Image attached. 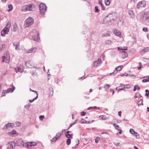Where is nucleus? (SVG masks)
<instances>
[{
	"mask_svg": "<svg viewBox=\"0 0 149 149\" xmlns=\"http://www.w3.org/2000/svg\"><path fill=\"white\" fill-rule=\"evenodd\" d=\"M142 97V96L141 95V94L139 93H136L134 97L135 98H136L137 97Z\"/></svg>",
	"mask_w": 149,
	"mask_h": 149,
	"instance_id": "nucleus-26",
	"label": "nucleus"
},
{
	"mask_svg": "<svg viewBox=\"0 0 149 149\" xmlns=\"http://www.w3.org/2000/svg\"><path fill=\"white\" fill-rule=\"evenodd\" d=\"M134 89H133V91H136V89L137 90H139L140 89V87H139L137 85H135L134 86Z\"/></svg>",
	"mask_w": 149,
	"mask_h": 149,
	"instance_id": "nucleus-27",
	"label": "nucleus"
},
{
	"mask_svg": "<svg viewBox=\"0 0 149 149\" xmlns=\"http://www.w3.org/2000/svg\"><path fill=\"white\" fill-rule=\"evenodd\" d=\"M30 143V142H27L26 143V146L28 148H30V147L31 146V145H30V144L29 143Z\"/></svg>",
	"mask_w": 149,
	"mask_h": 149,
	"instance_id": "nucleus-49",
	"label": "nucleus"
},
{
	"mask_svg": "<svg viewBox=\"0 0 149 149\" xmlns=\"http://www.w3.org/2000/svg\"><path fill=\"white\" fill-rule=\"evenodd\" d=\"M37 36H32V38L34 41H38L40 39L39 35L38 33H37Z\"/></svg>",
	"mask_w": 149,
	"mask_h": 149,
	"instance_id": "nucleus-12",
	"label": "nucleus"
},
{
	"mask_svg": "<svg viewBox=\"0 0 149 149\" xmlns=\"http://www.w3.org/2000/svg\"><path fill=\"white\" fill-rule=\"evenodd\" d=\"M142 81L143 83L149 82V79H143L142 80Z\"/></svg>",
	"mask_w": 149,
	"mask_h": 149,
	"instance_id": "nucleus-43",
	"label": "nucleus"
},
{
	"mask_svg": "<svg viewBox=\"0 0 149 149\" xmlns=\"http://www.w3.org/2000/svg\"><path fill=\"white\" fill-rule=\"evenodd\" d=\"M110 87L109 85L108 84H106L104 85V88L106 89H109Z\"/></svg>",
	"mask_w": 149,
	"mask_h": 149,
	"instance_id": "nucleus-35",
	"label": "nucleus"
},
{
	"mask_svg": "<svg viewBox=\"0 0 149 149\" xmlns=\"http://www.w3.org/2000/svg\"><path fill=\"white\" fill-rule=\"evenodd\" d=\"M25 64L28 68H31L32 67V65L31 64V62L30 61L26 62Z\"/></svg>",
	"mask_w": 149,
	"mask_h": 149,
	"instance_id": "nucleus-21",
	"label": "nucleus"
},
{
	"mask_svg": "<svg viewBox=\"0 0 149 149\" xmlns=\"http://www.w3.org/2000/svg\"><path fill=\"white\" fill-rule=\"evenodd\" d=\"M15 71L17 72H22L23 71V69L21 68L18 67H17V69H15Z\"/></svg>",
	"mask_w": 149,
	"mask_h": 149,
	"instance_id": "nucleus-25",
	"label": "nucleus"
},
{
	"mask_svg": "<svg viewBox=\"0 0 149 149\" xmlns=\"http://www.w3.org/2000/svg\"><path fill=\"white\" fill-rule=\"evenodd\" d=\"M33 23V19L31 17H29L25 21L24 26L25 27H29Z\"/></svg>",
	"mask_w": 149,
	"mask_h": 149,
	"instance_id": "nucleus-4",
	"label": "nucleus"
},
{
	"mask_svg": "<svg viewBox=\"0 0 149 149\" xmlns=\"http://www.w3.org/2000/svg\"><path fill=\"white\" fill-rule=\"evenodd\" d=\"M13 127V124L12 123H8L6 125L3 127L4 129H7L8 128Z\"/></svg>",
	"mask_w": 149,
	"mask_h": 149,
	"instance_id": "nucleus-13",
	"label": "nucleus"
},
{
	"mask_svg": "<svg viewBox=\"0 0 149 149\" xmlns=\"http://www.w3.org/2000/svg\"><path fill=\"white\" fill-rule=\"evenodd\" d=\"M145 91L146 92L145 96L146 97L148 96L149 95V91L147 89Z\"/></svg>",
	"mask_w": 149,
	"mask_h": 149,
	"instance_id": "nucleus-42",
	"label": "nucleus"
},
{
	"mask_svg": "<svg viewBox=\"0 0 149 149\" xmlns=\"http://www.w3.org/2000/svg\"><path fill=\"white\" fill-rule=\"evenodd\" d=\"M118 50L121 52H123V51H125V50H127V47H118Z\"/></svg>",
	"mask_w": 149,
	"mask_h": 149,
	"instance_id": "nucleus-18",
	"label": "nucleus"
},
{
	"mask_svg": "<svg viewBox=\"0 0 149 149\" xmlns=\"http://www.w3.org/2000/svg\"><path fill=\"white\" fill-rule=\"evenodd\" d=\"M65 135L66 137L68 138H69L71 137V135L69 134V133H65Z\"/></svg>",
	"mask_w": 149,
	"mask_h": 149,
	"instance_id": "nucleus-45",
	"label": "nucleus"
},
{
	"mask_svg": "<svg viewBox=\"0 0 149 149\" xmlns=\"http://www.w3.org/2000/svg\"><path fill=\"white\" fill-rule=\"evenodd\" d=\"M35 8L34 4L31 3L23 6L21 8L22 11H32Z\"/></svg>",
	"mask_w": 149,
	"mask_h": 149,
	"instance_id": "nucleus-2",
	"label": "nucleus"
},
{
	"mask_svg": "<svg viewBox=\"0 0 149 149\" xmlns=\"http://www.w3.org/2000/svg\"><path fill=\"white\" fill-rule=\"evenodd\" d=\"M42 9H39L40 13L42 15H44L47 11V8H42Z\"/></svg>",
	"mask_w": 149,
	"mask_h": 149,
	"instance_id": "nucleus-16",
	"label": "nucleus"
},
{
	"mask_svg": "<svg viewBox=\"0 0 149 149\" xmlns=\"http://www.w3.org/2000/svg\"><path fill=\"white\" fill-rule=\"evenodd\" d=\"M129 74H120V76L122 77L123 76H129Z\"/></svg>",
	"mask_w": 149,
	"mask_h": 149,
	"instance_id": "nucleus-50",
	"label": "nucleus"
},
{
	"mask_svg": "<svg viewBox=\"0 0 149 149\" xmlns=\"http://www.w3.org/2000/svg\"><path fill=\"white\" fill-rule=\"evenodd\" d=\"M141 17L143 21L149 22V11L147 12L144 14H142Z\"/></svg>",
	"mask_w": 149,
	"mask_h": 149,
	"instance_id": "nucleus-5",
	"label": "nucleus"
},
{
	"mask_svg": "<svg viewBox=\"0 0 149 149\" xmlns=\"http://www.w3.org/2000/svg\"><path fill=\"white\" fill-rule=\"evenodd\" d=\"M143 100L142 99H141L138 102V105H143Z\"/></svg>",
	"mask_w": 149,
	"mask_h": 149,
	"instance_id": "nucleus-37",
	"label": "nucleus"
},
{
	"mask_svg": "<svg viewBox=\"0 0 149 149\" xmlns=\"http://www.w3.org/2000/svg\"><path fill=\"white\" fill-rule=\"evenodd\" d=\"M130 132L132 134H134L136 132H135L134 130L132 129H130Z\"/></svg>",
	"mask_w": 149,
	"mask_h": 149,
	"instance_id": "nucleus-33",
	"label": "nucleus"
},
{
	"mask_svg": "<svg viewBox=\"0 0 149 149\" xmlns=\"http://www.w3.org/2000/svg\"><path fill=\"white\" fill-rule=\"evenodd\" d=\"M143 30L144 31H148V29L147 28H144L143 29Z\"/></svg>",
	"mask_w": 149,
	"mask_h": 149,
	"instance_id": "nucleus-54",
	"label": "nucleus"
},
{
	"mask_svg": "<svg viewBox=\"0 0 149 149\" xmlns=\"http://www.w3.org/2000/svg\"><path fill=\"white\" fill-rule=\"evenodd\" d=\"M3 58V61L5 62L6 63H8L10 61V59L8 57H6L5 56H3L2 57Z\"/></svg>",
	"mask_w": 149,
	"mask_h": 149,
	"instance_id": "nucleus-17",
	"label": "nucleus"
},
{
	"mask_svg": "<svg viewBox=\"0 0 149 149\" xmlns=\"http://www.w3.org/2000/svg\"><path fill=\"white\" fill-rule=\"evenodd\" d=\"M101 7L102 8V9L104 10H105V8L104 7V6L102 4L101 5Z\"/></svg>",
	"mask_w": 149,
	"mask_h": 149,
	"instance_id": "nucleus-56",
	"label": "nucleus"
},
{
	"mask_svg": "<svg viewBox=\"0 0 149 149\" xmlns=\"http://www.w3.org/2000/svg\"><path fill=\"white\" fill-rule=\"evenodd\" d=\"M128 13L132 18H133L134 17V15L132 10H130L128 11Z\"/></svg>",
	"mask_w": 149,
	"mask_h": 149,
	"instance_id": "nucleus-23",
	"label": "nucleus"
},
{
	"mask_svg": "<svg viewBox=\"0 0 149 149\" xmlns=\"http://www.w3.org/2000/svg\"><path fill=\"white\" fill-rule=\"evenodd\" d=\"M148 51H149V48L148 47H147L143 49L142 50V52H146Z\"/></svg>",
	"mask_w": 149,
	"mask_h": 149,
	"instance_id": "nucleus-34",
	"label": "nucleus"
},
{
	"mask_svg": "<svg viewBox=\"0 0 149 149\" xmlns=\"http://www.w3.org/2000/svg\"><path fill=\"white\" fill-rule=\"evenodd\" d=\"M11 26V23L8 22L5 27L1 31V35L2 36H5L6 34H8L9 31Z\"/></svg>",
	"mask_w": 149,
	"mask_h": 149,
	"instance_id": "nucleus-3",
	"label": "nucleus"
},
{
	"mask_svg": "<svg viewBox=\"0 0 149 149\" xmlns=\"http://www.w3.org/2000/svg\"><path fill=\"white\" fill-rule=\"evenodd\" d=\"M111 43V40H108L106 41L105 45H110Z\"/></svg>",
	"mask_w": 149,
	"mask_h": 149,
	"instance_id": "nucleus-36",
	"label": "nucleus"
},
{
	"mask_svg": "<svg viewBox=\"0 0 149 149\" xmlns=\"http://www.w3.org/2000/svg\"><path fill=\"white\" fill-rule=\"evenodd\" d=\"M66 143L68 145H69L70 144L71 140L70 139L68 138L67 140Z\"/></svg>",
	"mask_w": 149,
	"mask_h": 149,
	"instance_id": "nucleus-38",
	"label": "nucleus"
},
{
	"mask_svg": "<svg viewBox=\"0 0 149 149\" xmlns=\"http://www.w3.org/2000/svg\"><path fill=\"white\" fill-rule=\"evenodd\" d=\"M45 118V117L44 116L41 115L39 117L40 119L41 120H42V118Z\"/></svg>",
	"mask_w": 149,
	"mask_h": 149,
	"instance_id": "nucleus-51",
	"label": "nucleus"
},
{
	"mask_svg": "<svg viewBox=\"0 0 149 149\" xmlns=\"http://www.w3.org/2000/svg\"><path fill=\"white\" fill-rule=\"evenodd\" d=\"M113 33L116 36H121L120 32L115 29L113 30Z\"/></svg>",
	"mask_w": 149,
	"mask_h": 149,
	"instance_id": "nucleus-15",
	"label": "nucleus"
},
{
	"mask_svg": "<svg viewBox=\"0 0 149 149\" xmlns=\"http://www.w3.org/2000/svg\"><path fill=\"white\" fill-rule=\"evenodd\" d=\"M8 7L9 8V9L8 10V12L11 10L13 9V6L11 4H10L8 5Z\"/></svg>",
	"mask_w": 149,
	"mask_h": 149,
	"instance_id": "nucleus-29",
	"label": "nucleus"
},
{
	"mask_svg": "<svg viewBox=\"0 0 149 149\" xmlns=\"http://www.w3.org/2000/svg\"><path fill=\"white\" fill-rule=\"evenodd\" d=\"M16 125L18 126H19L20 125V123L19 122H17L16 123Z\"/></svg>",
	"mask_w": 149,
	"mask_h": 149,
	"instance_id": "nucleus-57",
	"label": "nucleus"
},
{
	"mask_svg": "<svg viewBox=\"0 0 149 149\" xmlns=\"http://www.w3.org/2000/svg\"><path fill=\"white\" fill-rule=\"evenodd\" d=\"M105 3L106 6H109L110 3V0H105Z\"/></svg>",
	"mask_w": 149,
	"mask_h": 149,
	"instance_id": "nucleus-28",
	"label": "nucleus"
},
{
	"mask_svg": "<svg viewBox=\"0 0 149 149\" xmlns=\"http://www.w3.org/2000/svg\"><path fill=\"white\" fill-rule=\"evenodd\" d=\"M31 145V146H34L37 145V143L35 142H30V143H29Z\"/></svg>",
	"mask_w": 149,
	"mask_h": 149,
	"instance_id": "nucleus-39",
	"label": "nucleus"
},
{
	"mask_svg": "<svg viewBox=\"0 0 149 149\" xmlns=\"http://www.w3.org/2000/svg\"><path fill=\"white\" fill-rule=\"evenodd\" d=\"M13 31L14 32L16 31L17 30V26L16 25H14L13 27Z\"/></svg>",
	"mask_w": 149,
	"mask_h": 149,
	"instance_id": "nucleus-41",
	"label": "nucleus"
},
{
	"mask_svg": "<svg viewBox=\"0 0 149 149\" xmlns=\"http://www.w3.org/2000/svg\"><path fill=\"white\" fill-rule=\"evenodd\" d=\"M61 135V133H58L57 134L56 136L55 137H56L57 138H58V139L60 137Z\"/></svg>",
	"mask_w": 149,
	"mask_h": 149,
	"instance_id": "nucleus-40",
	"label": "nucleus"
},
{
	"mask_svg": "<svg viewBox=\"0 0 149 149\" xmlns=\"http://www.w3.org/2000/svg\"><path fill=\"white\" fill-rule=\"evenodd\" d=\"M29 107V104H26L24 106L25 108L26 109H28Z\"/></svg>",
	"mask_w": 149,
	"mask_h": 149,
	"instance_id": "nucleus-53",
	"label": "nucleus"
},
{
	"mask_svg": "<svg viewBox=\"0 0 149 149\" xmlns=\"http://www.w3.org/2000/svg\"><path fill=\"white\" fill-rule=\"evenodd\" d=\"M128 77H135V76L134 74H129Z\"/></svg>",
	"mask_w": 149,
	"mask_h": 149,
	"instance_id": "nucleus-61",
	"label": "nucleus"
},
{
	"mask_svg": "<svg viewBox=\"0 0 149 149\" xmlns=\"http://www.w3.org/2000/svg\"><path fill=\"white\" fill-rule=\"evenodd\" d=\"M77 142V144L76 145L77 146L79 144V140H78L77 141H76Z\"/></svg>",
	"mask_w": 149,
	"mask_h": 149,
	"instance_id": "nucleus-64",
	"label": "nucleus"
},
{
	"mask_svg": "<svg viewBox=\"0 0 149 149\" xmlns=\"http://www.w3.org/2000/svg\"><path fill=\"white\" fill-rule=\"evenodd\" d=\"M13 45L15 47V49L16 50H19L20 49L19 43L18 42H13Z\"/></svg>",
	"mask_w": 149,
	"mask_h": 149,
	"instance_id": "nucleus-9",
	"label": "nucleus"
},
{
	"mask_svg": "<svg viewBox=\"0 0 149 149\" xmlns=\"http://www.w3.org/2000/svg\"><path fill=\"white\" fill-rule=\"evenodd\" d=\"M134 134L137 138H139L140 136L137 132H136Z\"/></svg>",
	"mask_w": 149,
	"mask_h": 149,
	"instance_id": "nucleus-46",
	"label": "nucleus"
},
{
	"mask_svg": "<svg viewBox=\"0 0 149 149\" xmlns=\"http://www.w3.org/2000/svg\"><path fill=\"white\" fill-rule=\"evenodd\" d=\"M100 139L98 137H97L95 140V142L96 143H97L100 140Z\"/></svg>",
	"mask_w": 149,
	"mask_h": 149,
	"instance_id": "nucleus-47",
	"label": "nucleus"
},
{
	"mask_svg": "<svg viewBox=\"0 0 149 149\" xmlns=\"http://www.w3.org/2000/svg\"><path fill=\"white\" fill-rule=\"evenodd\" d=\"M112 14H109L104 19L103 22L108 26L111 25L114 22V19Z\"/></svg>",
	"mask_w": 149,
	"mask_h": 149,
	"instance_id": "nucleus-1",
	"label": "nucleus"
},
{
	"mask_svg": "<svg viewBox=\"0 0 149 149\" xmlns=\"http://www.w3.org/2000/svg\"><path fill=\"white\" fill-rule=\"evenodd\" d=\"M86 113L84 111H82L81 112V115L82 116H84Z\"/></svg>",
	"mask_w": 149,
	"mask_h": 149,
	"instance_id": "nucleus-52",
	"label": "nucleus"
},
{
	"mask_svg": "<svg viewBox=\"0 0 149 149\" xmlns=\"http://www.w3.org/2000/svg\"><path fill=\"white\" fill-rule=\"evenodd\" d=\"M98 0V3L100 5L103 4L102 3V0Z\"/></svg>",
	"mask_w": 149,
	"mask_h": 149,
	"instance_id": "nucleus-58",
	"label": "nucleus"
},
{
	"mask_svg": "<svg viewBox=\"0 0 149 149\" xmlns=\"http://www.w3.org/2000/svg\"><path fill=\"white\" fill-rule=\"evenodd\" d=\"M123 65H120L118 67H116V70H114L113 72L110 73V75L112 76H114L116 74L118 71H119L120 70L123 68Z\"/></svg>",
	"mask_w": 149,
	"mask_h": 149,
	"instance_id": "nucleus-6",
	"label": "nucleus"
},
{
	"mask_svg": "<svg viewBox=\"0 0 149 149\" xmlns=\"http://www.w3.org/2000/svg\"><path fill=\"white\" fill-rule=\"evenodd\" d=\"M110 36L109 32V31H108L107 33L103 34L102 36L103 37H106V36Z\"/></svg>",
	"mask_w": 149,
	"mask_h": 149,
	"instance_id": "nucleus-30",
	"label": "nucleus"
},
{
	"mask_svg": "<svg viewBox=\"0 0 149 149\" xmlns=\"http://www.w3.org/2000/svg\"><path fill=\"white\" fill-rule=\"evenodd\" d=\"M49 90L50 91L49 95L52 96L53 94V89L52 88L50 87L49 88Z\"/></svg>",
	"mask_w": 149,
	"mask_h": 149,
	"instance_id": "nucleus-22",
	"label": "nucleus"
},
{
	"mask_svg": "<svg viewBox=\"0 0 149 149\" xmlns=\"http://www.w3.org/2000/svg\"><path fill=\"white\" fill-rule=\"evenodd\" d=\"M124 55V56L125 57H126L127 56V52L125 51H123V52H121Z\"/></svg>",
	"mask_w": 149,
	"mask_h": 149,
	"instance_id": "nucleus-48",
	"label": "nucleus"
},
{
	"mask_svg": "<svg viewBox=\"0 0 149 149\" xmlns=\"http://www.w3.org/2000/svg\"><path fill=\"white\" fill-rule=\"evenodd\" d=\"M5 48V44H3L0 45V51L3 50Z\"/></svg>",
	"mask_w": 149,
	"mask_h": 149,
	"instance_id": "nucleus-24",
	"label": "nucleus"
},
{
	"mask_svg": "<svg viewBox=\"0 0 149 149\" xmlns=\"http://www.w3.org/2000/svg\"><path fill=\"white\" fill-rule=\"evenodd\" d=\"M95 13H98L99 12L100 10L99 9H98V7L97 6H96L95 7Z\"/></svg>",
	"mask_w": 149,
	"mask_h": 149,
	"instance_id": "nucleus-32",
	"label": "nucleus"
},
{
	"mask_svg": "<svg viewBox=\"0 0 149 149\" xmlns=\"http://www.w3.org/2000/svg\"><path fill=\"white\" fill-rule=\"evenodd\" d=\"M15 89V87L13 86L11 88H8L7 90L5 91V93H12L13 92Z\"/></svg>",
	"mask_w": 149,
	"mask_h": 149,
	"instance_id": "nucleus-11",
	"label": "nucleus"
},
{
	"mask_svg": "<svg viewBox=\"0 0 149 149\" xmlns=\"http://www.w3.org/2000/svg\"><path fill=\"white\" fill-rule=\"evenodd\" d=\"M101 63V60L100 58H98L97 61H95L93 63V66L94 67H97L99 66Z\"/></svg>",
	"mask_w": 149,
	"mask_h": 149,
	"instance_id": "nucleus-10",
	"label": "nucleus"
},
{
	"mask_svg": "<svg viewBox=\"0 0 149 149\" xmlns=\"http://www.w3.org/2000/svg\"><path fill=\"white\" fill-rule=\"evenodd\" d=\"M122 87V88H118V90L119 91L123 90L124 88H126L125 87V85H124V86H119V87Z\"/></svg>",
	"mask_w": 149,
	"mask_h": 149,
	"instance_id": "nucleus-31",
	"label": "nucleus"
},
{
	"mask_svg": "<svg viewBox=\"0 0 149 149\" xmlns=\"http://www.w3.org/2000/svg\"><path fill=\"white\" fill-rule=\"evenodd\" d=\"M118 130L119 131L118 133L120 134H121L122 133V130L120 129H119Z\"/></svg>",
	"mask_w": 149,
	"mask_h": 149,
	"instance_id": "nucleus-63",
	"label": "nucleus"
},
{
	"mask_svg": "<svg viewBox=\"0 0 149 149\" xmlns=\"http://www.w3.org/2000/svg\"><path fill=\"white\" fill-rule=\"evenodd\" d=\"M114 125H115V128L116 129L118 130L119 127L118 125H117L116 124H114Z\"/></svg>",
	"mask_w": 149,
	"mask_h": 149,
	"instance_id": "nucleus-55",
	"label": "nucleus"
},
{
	"mask_svg": "<svg viewBox=\"0 0 149 149\" xmlns=\"http://www.w3.org/2000/svg\"><path fill=\"white\" fill-rule=\"evenodd\" d=\"M58 138H57L56 137H54L53 138V139L51 140V141L52 142H55L58 140Z\"/></svg>",
	"mask_w": 149,
	"mask_h": 149,
	"instance_id": "nucleus-44",
	"label": "nucleus"
},
{
	"mask_svg": "<svg viewBox=\"0 0 149 149\" xmlns=\"http://www.w3.org/2000/svg\"><path fill=\"white\" fill-rule=\"evenodd\" d=\"M23 141L22 139H19L16 142V144L17 146H20L22 144Z\"/></svg>",
	"mask_w": 149,
	"mask_h": 149,
	"instance_id": "nucleus-19",
	"label": "nucleus"
},
{
	"mask_svg": "<svg viewBox=\"0 0 149 149\" xmlns=\"http://www.w3.org/2000/svg\"><path fill=\"white\" fill-rule=\"evenodd\" d=\"M93 109H99V107H97L96 106H94V107H93Z\"/></svg>",
	"mask_w": 149,
	"mask_h": 149,
	"instance_id": "nucleus-60",
	"label": "nucleus"
},
{
	"mask_svg": "<svg viewBox=\"0 0 149 149\" xmlns=\"http://www.w3.org/2000/svg\"><path fill=\"white\" fill-rule=\"evenodd\" d=\"M16 145V143L14 141L9 142L8 144V149H13Z\"/></svg>",
	"mask_w": 149,
	"mask_h": 149,
	"instance_id": "nucleus-7",
	"label": "nucleus"
},
{
	"mask_svg": "<svg viewBox=\"0 0 149 149\" xmlns=\"http://www.w3.org/2000/svg\"><path fill=\"white\" fill-rule=\"evenodd\" d=\"M118 114L119 115V116H121V111H119L118 112Z\"/></svg>",
	"mask_w": 149,
	"mask_h": 149,
	"instance_id": "nucleus-62",
	"label": "nucleus"
},
{
	"mask_svg": "<svg viewBox=\"0 0 149 149\" xmlns=\"http://www.w3.org/2000/svg\"><path fill=\"white\" fill-rule=\"evenodd\" d=\"M142 67H143V66H142V65H140V66L139 67H138V69L139 70H140L141 69V68H142Z\"/></svg>",
	"mask_w": 149,
	"mask_h": 149,
	"instance_id": "nucleus-59",
	"label": "nucleus"
},
{
	"mask_svg": "<svg viewBox=\"0 0 149 149\" xmlns=\"http://www.w3.org/2000/svg\"><path fill=\"white\" fill-rule=\"evenodd\" d=\"M146 6V2L144 1L139 2L137 5V7L139 8L140 7H145Z\"/></svg>",
	"mask_w": 149,
	"mask_h": 149,
	"instance_id": "nucleus-8",
	"label": "nucleus"
},
{
	"mask_svg": "<svg viewBox=\"0 0 149 149\" xmlns=\"http://www.w3.org/2000/svg\"><path fill=\"white\" fill-rule=\"evenodd\" d=\"M37 48L36 47H33L31 49L29 50L26 52V53H30L31 52H35L37 49Z\"/></svg>",
	"mask_w": 149,
	"mask_h": 149,
	"instance_id": "nucleus-14",
	"label": "nucleus"
},
{
	"mask_svg": "<svg viewBox=\"0 0 149 149\" xmlns=\"http://www.w3.org/2000/svg\"><path fill=\"white\" fill-rule=\"evenodd\" d=\"M39 9H42V8H47V7L46 6V5L43 3H42L40 4L39 6Z\"/></svg>",
	"mask_w": 149,
	"mask_h": 149,
	"instance_id": "nucleus-20",
	"label": "nucleus"
}]
</instances>
